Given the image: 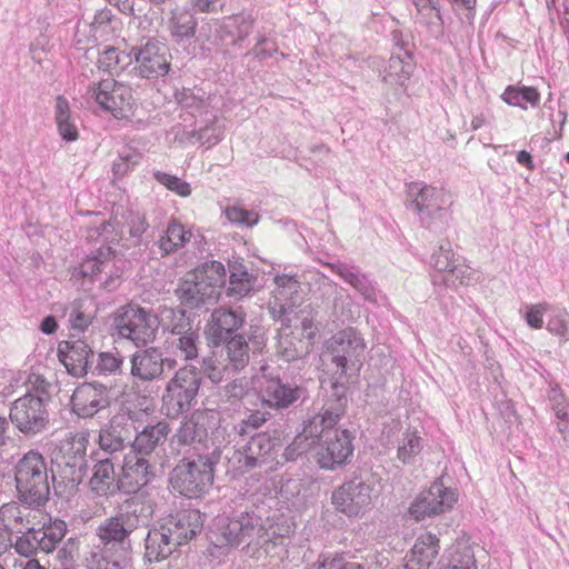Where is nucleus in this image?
Wrapping results in <instances>:
<instances>
[{"instance_id":"nucleus-1","label":"nucleus","mask_w":569,"mask_h":569,"mask_svg":"<svg viewBox=\"0 0 569 569\" xmlns=\"http://www.w3.org/2000/svg\"><path fill=\"white\" fill-rule=\"evenodd\" d=\"M154 513V505L138 498L128 499L112 516L104 518L96 528V536L107 550L129 555L130 536L146 527Z\"/></svg>"},{"instance_id":"nucleus-2","label":"nucleus","mask_w":569,"mask_h":569,"mask_svg":"<svg viewBox=\"0 0 569 569\" xmlns=\"http://www.w3.org/2000/svg\"><path fill=\"white\" fill-rule=\"evenodd\" d=\"M216 543L264 548L276 545L273 526L268 517L263 518L256 509L236 513L230 518H219L214 525Z\"/></svg>"},{"instance_id":"nucleus-3","label":"nucleus","mask_w":569,"mask_h":569,"mask_svg":"<svg viewBox=\"0 0 569 569\" xmlns=\"http://www.w3.org/2000/svg\"><path fill=\"white\" fill-rule=\"evenodd\" d=\"M366 343L362 337L352 328H346L335 333L325 343L321 353L322 363L337 378L333 387L343 383L342 380L356 376L365 356Z\"/></svg>"},{"instance_id":"nucleus-4","label":"nucleus","mask_w":569,"mask_h":569,"mask_svg":"<svg viewBox=\"0 0 569 569\" xmlns=\"http://www.w3.org/2000/svg\"><path fill=\"white\" fill-rule=\"evenodd\" d=\"M220 417L213 410L193 412L189 418L181 421L179 428L171 439L173 447L203 446L212 448L210 455H220V449L228 443L227 429L220 425Z\"/></svg>"},{"instance_id":"nucleus-5","label":"nucleus","mask_w":569,"mask_h":569,"mask_svg":"<svg viewBox=\"0 0 569 569\" xmlns=\"http://www.w3.org/2000/svg\"><path fill=\"white\" fill-rule=\"evenodd\" d=\"M17 498L29 505H46L50 497V475L46 458L30 450L14 466Z\"/></svg>"},{"instance_id":"nucleus-6","label":"nucleus","mask_w":569,"mask_h":569,"mask_svg":"<svg viewBox=\"0 0 569 569\" xmlns=\"http://www.w3.org/2000/svg\"><path fill=\"white\" fill-rule=\"evenodd\" d=\"M224 281V266L219 261H209L186 276L176 289V296L182 306L196 309L214 301Z\"/></svg>"},{"instance_id":"nucleus-7","label":"nucleus","mask_w":569,"mask_h":569,"mask_svg":"<svg viewBox=\"0 0 569 569\" xmlns=\"http://www.w3.org/2000/svg\"><path fill=\"white\" fill-rule=\"evenodd\" d=\"M407 194L410 207L417 211L420 222L427 229L442 232L449 227L452 200L445 189L411 182Z\"/></svg>"},{"instance_id":"nucleus-8","label":"nucleus","mask_w":569,"mask_h":569,"mask_svg":"<svg viewBox=\"0 0 569 569\" xmlns=\"http://www.w3.org/2000/svg\"><path fill=\"white\" fill-rule=\"evenodd\" d=\"M346 398L338 396L335 400L327 401L321 411L310 418L303 426L302 431L295 438L287 448V455L298 451L301 455L313 446H319L326 438L333 433L346 409Z\"/></svg>"},{"instance_id":"nucleus-9","label":"nucleus","mask_w":569,"mask_h":569,"mask_svg":"<svg viewBox=\"0 0 569 569\" xmlns=\"http://www.w3.org/2000/svg\"><path fill=\"white\" fill-rule=\"evenodd\" d=\"M219 456L207 453L181 460L171 476L173 489L188 498H198L206 493L213 482V465Z\"/></svg>"},{"instance_id":"nucleus-10","label":"nucleus","mask_w":569,"mask_h":569,"mask_svg":"<svg viewBox=\"0 0 569 569\" xmlns=\"http://www.w3.org/2000/svg\"><path fill=\"white\" fill-rule=\"evenodd\" d=\"M201 386V378L196 367L180 368L168 381L162 396L166 415L176 418L190 410Z\"/></svg>"},{"instance_id":"nucleus-11","label":"nucleus","mask_w":569,"mask_h":569,"mask_svg":"<svg viewBox=\"0 0 569 569\" xmlns=\"http://www.w3.org/2000/svg\"><path fill=\"white\" fill-rule=\"evenodd\" d=\"M159 325L158 316L138 306L123 307L114 319L118 336L132 341L137 347L153 342Z\"/></svg>"},{"instance_id":"nucleus-12","label":"nucleus","mask_w":569,"mask_h":569,"mask_svg":"<svg viewBox=\"0 0 569 569\" xmlns=\"http://www.w3.org/2000/svg\"><path fill=\"white\" fill-rule=\"evenodd\" d=\"M9 417L13 426L26 437L42 433L50 421L44 399L31 392L13 401Z\"/></svg>"},{"instance_id":"nucleus-13","label":"nucleus","mask_w":569,"mask_h":569,"mask_svg":"<svg viewBox=\"0 0 569 569\" xmlns=\"http://www.w3.org/2000/svg\"><path fill=\"white\" fill-rule=\"evenodd\" d=\"M373 488L361 478H353L338 487L331 496L336 509L348 517H358L370 509Z\"/></svg>"},{"instance_id":"nucleus-14","label":"nucleus","mask_w":569,"mask_h":569,"mask_svg":"<svg viewBox=\"0 0 569 569\" xmlns=\"http://www.w3.org/2000/svg\"><path fill=\"white\" fill-rule=\"evenodd\" d=\"M87 97L94 100L103 110L116 118H122L131 106V89L114 79H104L93 83L87 90Z\"/></svg>"},{"instance_id":"nucleus-15","label":"nucleus","mask_w":569,"mask_h":569,"mask_svg":"<svg viewBox=\"0 0 569 569\" xmlns=\"http://www.w3.org/2000/svg\"><path fill=\"white\" fill-rule=\"evenodd\" d=\"M456 501V491L438 480L417 497L410 507V513L419 520L451 509Z\"/></svg>"},{"instance_id":"nucleus-16","label":"nucleus","mask_w":569,"mask_h":569,"mask_svg":"<svg viewBox=\"0 0 569 569\" xmlns=\"http://www.w3.org/2000/svg\"><path fill=\"white\" fill-rule=\"evenodd\" d=\"M44 505L10 501L0 507V526L9 535L32 530L40 523Z\"/></svg>"},{"instance_id":"nucleus-17","label":"nucleus","mask_w":569,"mask_h":569,"mask_svg":"<svg viewBox=\"0 0 569 569\" xmlns=\"http://www.w3.org/2000/svg\"><path fill=\"white\" fill-rule=\"evenodd\" d=\"M280 440L267 432L253 435L246 443H238V461L248 469L258 468L274 459Z\"/></svg>"},{"instance_id":"nucleus-18","label":"nucleus","mask_w":569,"mask_h":569,"mask_svg":"<svg viewBox=\"0 0 569 569\" xmlns=\"http://www.w3.org/2000/svg\"><path fill=\"white\" fill-rule=\"evenodd\" d=\"M73 412L80 418H92L110 405V391L102 383L86 382L76 388L71 397Z\"/></svg>"},{"instance_id":"nucleus-19","label":"nucleus","mask_w":569,"mask_h":569,"mask_svg":"<svg viewBox=\"0 0 569 569\" xmlns=\"http://www.w3.org/2000/svg\"><path fill=\"white\" fill-rule=\"evenodd\" d=\"M154 477V468L147 457L130 451L124 456L118 488L124 493H136L146 487Z\"/></svg>"},{"instance_id":"nucleus-20","label":"nucleus","mask_w":569,"mask_h":569,"mask_svg":"<svg viewBox=\"0 0 569 569\" xmlns=\"http://www.w3.org/2000/svg\"><path fill=\"white\" fill-rule=\"evenodd\" d=\"M114 259L116 256L111 247L102 246L97 250L96 254L87 257L81 262L76 269L74 276L78 274L92 281L102 272L109 273L102 286L107 290H113L120 282L118 270L113 272L116 267Z\"/></svg>"},{"instance_id":"nucleus-21","label":"nucleus","mask_w":569,"mask_h":569,"mask_svg":"<svg viewBox=\"0 0 569 569\" xmlns=\"http://www.w3.org/2000/svg\"><path fill=\"white\" fill-rule=\"evenodd\" d=\"M352 451L349 431L336 429L317 447L316 459L321 468L335 469L337 466L343 465Z\"/></svg>"},{"instance_id":"nucleus-22","label":"nucleus","mask_w":569,"mask_h":569,"mask_svg":"<svg viewBox=\"0 0 569 569\" xmlns=\"http://www.w3.org/2000/svg\"><path fill=\"white\" fill-rule=\"evenodd\" d=\"M167 51L166 46L158 41H148L141 48H132L138 73L148 79L167 74L170 68Z\"/></svg>"},{"instance_id":"nucleus-23","label":"nucleus","mask_w":569,"mask_h":569,"mask_svg":"<svg viewBox=\"0 0 569 569\" xmlns=\"http://www.w3.org/2000/svg\"><path fill=\"white\" fill-rule=\"evenodd\" d=\"M136 431L133 422L124 415L114 416L99 432V447L109 455L122 451Z\"/></svg>"},{"instance_id":"nucleus-24","label":"nucleus","mask_w":569,"mask_h":569,"mask_svg":"<svg viewBox=\"0 0 569 569\" xmlns=\"http://www.w3.org/2000/svg\"><path fill=\"white\" fill-rule=\"evenodd\" d=\"M244 319L246 315L241 310L216 309L206 326L207 339L212 345L219 346L242 327Z\"/></svg>"},{"instance_id":"nucleus-25","label":"nucleus","mask_w":569,"mask_h":569,"mask_svg":"<svg viewBox=\"0 0 569 569\" xmlns=\"http://www.w3.org/2000/svg\"><path fill=\"white\" fill-rule=\"evenodd\" d=\"M305 397L306 389L303 387L284 383L279 378L267 380L260 391L262 405L277 410L286 409Z\"/></svg>"},{"instance_id":"nucleus-26","label":"nucleus","mask_w":569,"mask_h":569,"mask_svg":"<svg viewBox=\"0 0 569 569\" xmlns=\"http://www.w3.org/2000/svg\"><path fill=\"white\" fill-rule=\"evenodd\" d=\"M167 532L170 533L179 546L193 539L203 527V519L200 511L186 509L169 516L162 522Z\"/></svg>"},{"instance_id":"nucleus-27","label":"nucleus","mask_w":569,"mask_h":569,"mask_svg":"<svg viewBox=\"0 0 569 569\" xmlns=\"http://www.w3.org/2000/svg\"><path fill=\"white\" fill-rule=\"evenodd\" d=\"M67 351L59 349L61 362L67 371L77 378L88 373L93 362L94 352L92 347L84 339H74L66 342Z\"/></svg>"},{"instance_id":"nucleus-28","label":"nucleus","mask_w":569,"mask_h":569,"mask_svg":"<svg viewBox=\"0 0 569 569\" xmlns=\"http://www.w3.org/2000/svg\"><path fill=\"white\" fill-rule=\"evenodd\" d=\"M130 373L141 381H152L163 373L164 359L156 348L139 350L131 356Z\"/></svg>"},{"instance_id":"nucleus-29","label":"nucleus","mask_w":569,"mask_h":569,"mask_svg":"<svg viewBox=\"0 0 569 569\" xmlns=\"http://www.w3.org/2000/svg\"><path fill=\"white\" fill-rule=\"evenodd\" d=\"M336 274H338L345 282L350 284L357 292H359L365 300L377 303L376 288L371 283L367 274L352 264L342 261H335L326 263Z\"/></svg>"},{"instance_id":"nucleus-30","label":"nucleus","mask_w":569,"mask_h":569,"mask_svg":"<svg viewBox=\"0 0 569 569\" xmlns=\"http://www.w3.org/2000/svg\"><path fill=\"white\" fill-rule=\"evenodd\" d=\"M59 463V473L62 480L72 488L82 482L87 472L86 446L82 440L77 441L62 457Z\"/></svg>"},{"instance_id":"nucleus-31","label":"nucleus","mask_w":569,"mask_h":569,"mask_svg":"<svg viewBox=\"0 0 569 569\" xmlns=\"http://www.w3.org/2000/svg\"><path fill=\"white\" fill-rule=\"evenodd\" d=\"M40 523L34 526V535L37 536L38 547L40 551L50 553L57 549L67 533V523L59 518L51 519L42 511Z\"/></svg>"},{"instance_id":"nucleus-32","label":"nucleus","mask_w":569,"mask_h":569,"mask_svg":"<svg viewBox=\"0 0 569 569\" xmlns=\"http://www.w3.org/2000/svg\"><path fill=\"white\" fill-rule=\"evenodd\" d=\"M97 315L94 301L89 298H79L71 301L64 309L70 329L74 332H84Z\"/></svg>"},{"instance_id":"nucleus-33","label":"nucleus","mask_w":569,"mask_h":569,"mask_svg":"<svg viewBox=\"0 0 569 569\" xmlns=\"http://www.w3.org/2000/svg\"><path fill=\"white\" fill-rule=\"evenodd\" d=\"M169 431L170 428L166 421L146 426L136 435L134 440L131 443V451L138 452L144 457L150 456L158 446L166 441Z\"/></svg>"},{"instance_id":"nucleus-34","label":"nucleus","mask_w":569,"mask_h":569,"mask_svg":"<svg viewBox=\"0 0 569 569\" xmlns=\"http://www.w3.org/2000/svg\"><path fill=\"white\" fill-rule=\"evenodd\" d=\"M171 538L173 537L167 532L162 523L159 528L149 530L146 537V557L150 562L168 558L179 547Z\"/></svg>"},{"instance_id":"nucleus-35","label":"nucleus","mask_w":569,"mask_h":569,"mask_svg":"<svg viewBox=\"0 0 569 569\" xmlns=\"http://www.w3.org/2000/svg\"><path fill=\"white\" fill-rule=\"evenodd\" d=\"M92 492L103 497L111 495L114 489V466L111 459L104 458L96 462L89 480Z\"/></svg>"},{"instance_id":"nucleus-36","label":"nucleus","mask_w":569,"mask_h":569,"mask_svg":"<svg viewBox=\"0 0 569 569\" xmlns=\"http://www.w3.org/2000/svg\"><path fill=\"white\" fill-rule=\"evenodd\" d=\"M168 29L176 42H181L194 36L197 20L190 10L177 7L171 11Z\"/></svg>"},{"instance_id":"nucleus-37","label":"nucleus","mask_w":569,"mask_h":569,"mask_svg":"<svg viewBox=\"0 0 569 569\" xmlns=\"http://www.w3.org/2000/svg\"><path fill=\"white\" fill-rule=\"evenodd\" d=\"M413 72V63L408 51L392 54L385 69L383 81L391 86L403 87Z\"/></svg>"},{"instance_id":"nucleus-38","label":"nucleus","mask_w":569,"mask_h":569,"mask_svg":"<svg viewBox=\"0 0 569 569\" xmlns=\"http://www.w3.org/2000/svg\"><path fill=\"white\" fill-rule=\"evenodd\" d=\"M224 346V361L228 368L237 373L244 369L249 362V345L243 336L234 335L227 339Z\"/></svg>"},{"instance_id":"nucleus-39","label":"nucleus","mask_w":569,"mask_h":569,"mask_svg":"<svg viewBox=\"0 0 569 569\" xmlns=\"http://www.w3.org/2000/svg\"><path fill=\"white\" fill-rule=\"evenodd\" d=\"M501 98L506 103L518 107L521 110L538 108L540 106V93L535 87L509 86L505 89Z\"/></svg>"},{"instance_id":"nucleus-40","label":"nucleus","mask_w":569,"mask_h":569,"mask_svg":"<svg viewBox=\"0 0 569 569\" xmlns=\"http://www.w3.org/2000/svg\"><path fill=\"white\" fill-rule=\"evenodd\" d=\"M192 232L187 230L183 224L172 220L169 222L164 233L160 237L158 243L163 254H170L184 247L190 241Z\"/></svg>"},{"instance_id":"nucleus-41","label":"nucleus","mask_w":569,"mask_h":569,"mask_svg":"<svg viewBox=\"0 0 569 569\" xmlns=\"http://www.w3.org/2000/svg\"><path fill=\"white\" fill-rule=\"evenodd\" d=\"M423 440L419 431L408 427L401 432L397 443V458L402 463H412L415 458L421 452Z\"/></svg>"},{"instance_id":"nucleus-42","label":"nucleus","mask_w":569,"mask_h":569,"mask_svg":"<svg viewBox=\"0 0 569 569\" xmlns=\"http://www.w3.org/2000/svg\"><path fill=\"white\" fill-rule=\"evenodd\" d=\"M54 119L59 134L66 141H76L79 137L77 126L71 118V110L68 100L59 96L54 106Z\"/></svg>"},{"instance_id":"nucleus-43","label":"nucleus","mask_w":569,"mask_h":569,"mask_svg":"<svg viewBox=\"0 0 569 569\" xmlns=\"http://www.w3.org/2000/svg\"><path fill=\"white\" fill-rule=\"evenodd\" d=\"M254 281L256 278L242 264H232L227 289L228 296L238 299L247 296L253 289Z\"/></svg>"},{"instance_id":"nucleus-44","label":"nucleus","mask_w":569,"mask_h":569,"mask_svg":"<svg viewBox=\"0 0 569 569\" xmlns=\"http://www.w3.org/2000/svg\"><path fill=\"white\" fill-rule=\"evenodd\" d=\"M129 558L127 553L118 550H107L102 547L100 552H94L88 559L89 569H127Z\"/></svg>"},{"instance_id":"nucleus-45","label":"nucleus","mask_w":569,"mask_h":569,"mask_svg":"<svg viewBox=\"0 0 569 569\" xmlns=\"http://www.w3.org/2000/svg\"><path fill=\"white\" fill-rule=\"evenodd\" d=\"M442 569H477L471 548L466 545L452 547L448 562Z\"/></svg>"},{"instance_id":"nucleus-46","label":"nucleus","mask_w":569,"mask_h":569,"mask_svg":"<svg viewBox=\"0 0 569 569\" xmlns=\"http://www.w3.org/2000/svg\"><path fill=\"white\" fill-rule=\"evenodd\" d=\"M163 327L170 330L172 335H182L192 330L191 323L181 309L164 308L161 312Z\"/></svg>"},{"instance_id":"nucleus-47","label":"nucleus","mask_w":569,"mask_h":569,"mask_svg":"<svg viewBox=\"0 0 569 569\" xmlns=\"http://www.w3.org/2000/svg\"><path fill=\"white\" fill-rule=\"evenodd\" d=\"M228 367L224 359L218 360L216 357H206L201 362L202 373L213 383H219L224 378L234 375Z\"/></svg>"},{"instance_id":"nucleus-48","label":"nucleus","mask_w":569,"mask_h":569,"mask_svg":"<svg viewBox=\"0 0 569 569\" xmlns=\"http://www.w3.org/2000/svg\"><path fill=\"white\" fill-rule=\"evenodd\" d=\"M270 415L260 410H250L249 413L234 425L233 430L238 436H247L262 427Z\"/></svg>"},{"instance_id":"nucleus-49","label":"nucleus","mask_w":569,"mask_h":569,"mask_svg":"<svg viewBox=\"0 0 569 569\" xmlns=\"http://www.w3.org/2000/svg\"><path fill=\"white\" fill-rule=\"evenodd\" d=\"M141 160V153L133 149H126L112 164L114 178L121 179L128 174Z\"/></svg>"},{"instance_id":"nucleus-50","label":"nucleus","mask_w":569,"mask_h":569,"mask_svg":"<svg viewBox=\"0 0 569 569\" xmlns=\"http://www.w3.org/2000/svg\"><path fill=\"white\" fill-rule=\"evenodd\" d=\"M276 289L274 296L277 299H290L293 300V296L300 290V282L296 276L290 274H277L273 279ZM295 301H292V305Z\"/></svg>"},{"instance_id":"nucleus-51","label":"nucleus","mask_w":569,"mask_h":569,"mask_svg":"<svg viewBox=\"0 0 569 569\" xmlns=\"http://www.w3.org/2000/svg\"><path fill=\"white\" fill-rule=\"evenodd\" d=\"M254 19L251 14H238L229 18L226 27L234 41L244 40L252 31Z\"/></svg>"},{"instance_id":"nucleus-52","label":"nucleus","mask_w":569,"mask_h":569,"mask_svg":"<svg viewBox=\"0 0 569 569\" xmlns=\"http://www.w3.org/2000/svg\"><path fill=\"white\" fill-rule=\"evenodd\" d=\"M456 259L451 244L448 241L441 242L431 257V264L438 272L447 274L455 267Z\"/></svg>"},{"instance_id":"nucleus-53","label":"nucleus","mask_w":569,"mask_h":569,"mask_svg":"<svg viewBox=\"0 0 569 569\" xmlns=\"http://www.w3.org/2000/svg\"><path fill=\"white\" fill-rule=\"evenodd\" d=\"M174 342L177 350L184 360H192L198 357L199 335L194 330H189L182 335H177Z\"/></svg>"},{"instance_id":"nucleus-54","label":"nucleus","mask_w":569,"mask_h":569,"mask_svg":"<svg viewBox=\"0 0 569 569\" xmlns=\"http://www.w3.org/2000/svg\"><path fill=\"white\" fill-rule=\"evenodd\" d=\"M18 536L14 542H11L10 547H13L16 552L23 557H31L40 551V548L37 546V536L34 535V528L32 530H26L22 532H16Z\"/></svg>"},{"instance_id":"nucleus-55","label":"nucleus","mask_w":569,"mask_h":569,"mask_svg":"<svg viewBox=\"0 0 569 569\" xmlns=\"http://www.w3.org/2000/svg\"><path fill=\"white\" fill-rule=\"evenodd\" d=\"M417 22L425 26L435 38L442 34V18L436 6L429 7L428 11L417 13Z\"/></svg>"},{"instance_id":"nucleus-56","label":"nucleus","mask_w":569,"mask_h":569,"mask_svg":"<svg viewBox=\"0 0 569 569\" xmlns=\"http://www.w3.org/2000/svg\"><path fill=\"white\" fill-rule=\"evenodd\" d=\"M153 177L159 183L163 184L167 189L176 192L181 197H188L191 194L190 184L176 176L156 170L153 172Z\"/></svg>"},{"instance_id":"nucleus-57","label":"nucleus","mask_w":569,"mask_h":569,"mask_svg":"<svg viewBox=\"0 0 569 569\" xmlns=\"http://www.w3.org/2000/svg\"><path fill=\"white\" fill-rule=\"evenodd\" d=\"M227 219L234 224L252 227L258 223L259 216L240 207H229L224 211Z\"/></svg>"},{"instance_id":"nucleus-58","label":"nucleus","mask_w":569,"mask_h":569,"mask_svg":"<svg viewBox=\"0 0 569 569\" xmlns=\"http://www.w3.org/2000/svg\"><path fill=\"white\" fill-rule=\"evenodd\" d=\"M550 333L559 337L561 340L569 339V315L567 312H558L553 315L547 323Z\"/></svg>"},{"instance_id":"nucleus-59","label":"nucleus","mask_w":569,"mask_h":569,"mask_svg":"<svg viewBox=\"0 0 569 569\" xmlns=\"http://www.w3.org/2000/svg\"><path fill=\"white\" fill-rule=\"evenodd\" d=\"M123 363V357L113 352H101L98 357L96 369L102 373L119 372Z\"/></svg>"},{"instance_id":"nucleus-60","label":"nucleus","mask_w":569,"mask_h":569,"mask_svg":"<svg viewBox=\"0 0 569 569\" xmlns=\"http://www.w3.org/2000/svg\"><path fill=\"white\" fill-rule=\"evenodd\" d=\"M88 238L91 240L101 239L102 242L108 243H116L119 241L117 229L109 221H102L99 227L90 229L88 231Z\"/></svg>"},{"instance_id":"nucleus-61","label":"nucleus","mask_w":569,"mask_h":569,"mask_svg":"<svg viewBox=\"0 0 569 569\" xmlns=\"http://www.w3.org/2000/svg\"><path fill=\"white\" fill-rule=\"evenodd\" d=\"M471 273L468 267L455 263L447 274H443L442 282L447 287H456L458 284H468L471 280Z\"/></svg>"},{"instance_id":"nucleus-62","label":"nucleus","mask_w":569,"mask_h":569,"mask_svg":"<svg viewBox=\"0 0 569 569\" xmlns=\"http://www.w3.org/2000/svg\"><path fill=\"white\" fill-rule=\"evenodd\" d=\"M247 392L248 386L243 379H234L222 388V396L231 402L241 400Z\"/></svg>"},{"instance_id":"nucleus-63","label":"nucleus","mask_w":569,"mask_h":569,"mask_svg":"<svg viewBox=\"0 0 569 569\" xmlns=\"http://www.w3.org/2000/svg\"><path fill=\"white\" fill-rule=\"evenodd\" d=\"M194 136L199 142L210 148L221 140L222 131L219 127L210 124L198 130Z\"/></svg>"},{"instance_id":"nucleus-64","label":"nucleus","mask_w":569,"mask_h":569,"mask_svg":"<svg viewBox=\"0 0 569 569\" xmlns=\"http://www.w3.org/2000/svg\"><path fill=\"white\" fill-rule=\"evenodd\" d=\"M97 63L99 69L112 71L120 63V52L113 47H108L99 54Z\"/></svg>"}]
</instances>
